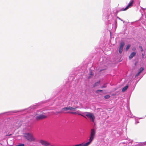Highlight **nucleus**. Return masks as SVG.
I'll list each match as a JSON object with an SVG mask.
<instances>
[{
    "label": "nucleus",
    "instance_id": "7",
    "mask_svg": "<svg viewBox=\"0 0 146 146\" xmlns=\"http://www.w3.org/2000/svg\"><path fill=\"white\" fill-rule=\"evenodd\" d=\"M46 117V116L45 115L43 114H40L37 115L36 117V119L37 120H39L43 119H44Z\"/></svg>",
    "mask_w": 146,
    "mask_h": 146
},
{
    "label": "nucleus",
    "instance_id": "1",
    "mask_svg": "<svg viewBox=\"0 0 146 146\" xmlns=\"http://www.w3.org/2000/svg\"><path fill=\"white\" fill-rule=\"evenodd\" d=\"M96 133V131L93 129H91L90 137L89 139V141L85 144L82 143L81 144L76 145L72 146H88L94 139Z\"/></svg>",
    "mask_w": 146,
    "mask_h": 146
},
{
    "label": "nucleus",
    "instance_id": "20",
    "mask_svg": "<svg viewBox=\"0 0 146 146\" xmlns=\"http://www.w3.org/2000/svg\"><path fill=\"white\" fill-rule=\"evenodd\" d=\"M24 145L23 144H20L17 145V146H24Z\"/></svg>",
    "mask_w": 146,
    "mask_h": 146
},
{
    "label": "nucleus",
    "instance_id": "4",
    "mask_svg": "<svg viewBox=\"0 0 146 146\" xmlns=\"http://www.w3.org/2000/svg\"><path fill=\"white\" fill-rule=\"evenodd\" d=\"M85 115L87 117L92 120L93 122H94V119L95 117L94 116L92 113L90 112H86Z\"/></svg>",
    "mask_w": 146,
    "mask_h": 146
},
{
    "label": "nucleus",
    "instance_id": "24",
    "mask_svg": "<svg viewBox=\"0 0 146 146\" xmlns=\"http://www.w3.org/2000/svg\"><path fill=\"white\" fill-rule=\"evenodd\" d=\"M132 50H133V51H135V50H136V48L135 47H133L132 48Z\"/></svg>",
    "mask_w": 146,
    "mask_h": 146
},
{
    "label": "nucleus",
    "instance_id": "11",
    "mask_svg": "<svg viewBox=\"0 0 146 146\" xmlns=\"http://www.w3.org/2000/svg\"><path fill=\"white\" fill-rule=\"evenodd\" d=\"M136 52H132L129 55V60L131 59L136 54Z\"/></svg>",
    "mask_w": 146,
    "mask_h": 146
},
{
    "label": "nucleus",
    "instance_id": "2",
    "mask_svg": "<svg viewBox=\"0 0 146 146\" xmlns=\"http://www.w3.org/2000/svg\"><path fill=\"white\" fill-rule=\"evenodd\" d=\"M24 138L30 142L36 141V139L31 133H25L24 134Z\"/></svg>",
    "mask_w": 146,
    "mask_h": 146
},
{
    "label": "nucleus",
    "instance_id": "13",
    "mask_svg": "<svg viewBox=\"0 0 146 146\" xmlns=\"http://www.w3.org/2000/svg\"><path fill=\"white\" fill-rule=\"evenodd\" d=\"M128 86H125L122 89V92H125V90H126L128 88Z\"/></svg>",
    "mask_w": 146,
    "mask_h": 146
},
{
    "label": "nucleus",
    "instance_id": "8",
    "mask_svg": "<svg viewBox=\"0 0 146 146\" xmlns=\"http://www.w3.org/2000/svg\"><path fill=\"white\" fill-rule=\"evenodd\" d=\"M134 1L132 0L131 2H129L127 6L124 9L122 10V11H125L128 9L129 8L131 7L133 5Z\"/></svg>",
    "mask_w": 146,
    "mask_h": 146
},
{
    "label": "nucleus",
    "instance_id": "21",
    "mask_svg": "<svg viewBox=\"0 0 146 146\" xmlns=\"http://www.w3.org/2000/svg\"><path fill=\"white\" fill-rule=\"evenodd\" d=\"M139 47L141 48V50L142 52H143V50L142 48V47L141 46H139Z\"/></svg>",
    "mask_w": 146,
    "mask_h": 146
},
{
    "label": "nucleus",
    "instance_id": "16",
    "mask_svg": "<svg viewBox=\"0 0 146 146\" xmlns=\"http://www.w3.org/2000/svg\"><path fill=\"white\" fill-rule=\"evenodd\" d=\"M130 47V44H128L127 46L125 48V50H126V51H127L128 50V49Z\"/></svg>",
    "mask_w": 146,
    "mask_h": 146
},
{
    "label": "nucleus",
    "instance_id": "15",
    "mask_svg": "<svg viewBox=\"0 0 146 146\" xmlns=\"http://www.w3.org/2000/svg\"><path fill=\"white\" fill-rule=\"evenodd\" d=\"M144 70V68H143L141 67L140 68L139 70V72L140 73H141L142 72H143Z\"/></svg>",
    "mask_w": 146,
    "mask_h": 146
},
{
    "label": "nucleus",
    "instance_id": "18",
    "mask_svg": "<svg viewBox=\"0 0 146 146\" xmlns=\"http://www.w3.org/2000/svg\"><path fill=\"white\" fill-rule=\"evenodd\" d=\"M107 85L106 84H104L101 87L102 88H106L107 87Z\"/></svg>",
    "mask_w": 146,
    "mask_h": 146
},
{
    "label": "nucleus",
    "instance_id": "14",
    "mask_svg": "<svg viewBox=\"0 0 146 146\" xmlns=\"http://www.w3.org/2000/svg\"><path fill=\"white\" fill-rule=\"evenodd\" d=\"M70 113H71V114H76V113H77L78 114V115H81L82 116H83V117H84L85 118H86V117L84 115H82V114H80L79 113H78L76 112H70Z\"/></svg>",
    "mask_w": 146,
    "mask_h": 146
},
{
    "label": "nucleus",
    "instance_id": "27",
    "mask_svg": "<svg viewBox=\"0 0 146 146\" xmlns=\"http://www.w3.org/2000/svg\"><path fill=\"white\" fill-rule=\"evenodd\" d=\"M142 56H144V55H143V54H142Z\"/></svg>",
    "mask_w": 146,
    "mask_h": 146
},
{
    "label": "nucleus",
    "instance_id": "6",
    "mask_svg": "<svg viewBox=\"0 0 146 146\" xmlns=\"http://www.w3.org/2000/svg\"><path fill=\"white\" fill-rule=\"evenodd\" d=\"M78 107H76L74 108H73L72 107L69 106L68 107H66L62 109V110H63L64 111H66L68 110H70L71 111H75L78 108Z\"/></svg>",
    "mask_w": 146,
    "mask_h": 146
},
{
    "label": "nucleus",
    "instance_id": "17",
    "mask_svg": "<svg viewBox=\"0 0 146 146\" xmlns=\"http://www.w3.org/2000/svg\"><path fill=\"white\" fill-rule=\"evenodd\" d=\"M110 97V96L109 95H106L104 96V98L105 99H109Z\"/></svg>",
    "mask_w": 146,
    "mask_h": 146
},
{
    "label": "nucleus",
    "instance_id": "12",
    "mask_svg": "<svg viewBox=\"0 0 146 146\" xmlns=\"http://www.w3.org/2000/svg\"><path fill=\"white\" fill-rule=\"evenodd\" d=\"M100 81H99L98 82H96L93 85V87H96L98 86H99V84L100 83Z\"/></svg>",
    "mask_w": 146,
    "mask_h": 146
},
{
    "label": "nucleus",
    "instance_id": "26",
    "mask_svg": "<svg viewBox=\"0 0 146 146\" xmlns=\"http://www.w3.org/2000/svg\"><path fill=\"white\" fill-rule=\"evenodd\" d=\"M117 18L119 20H121V21H122V20H121L120 18L119 17H117Z\"/></svg>",
    "mask_w": 146,
    "mask_h": 146
},
{
    "label": "nucleus",
    "instance_id": "3",
    "mask_svg": "<svg viewBox=\"0 0 146 146\" xmlns=\"http://www.w3.org/2000/svg\"><path fill=\"white\" fill-rule=\"evenodd\" d=\"M20 125L18 122L14 123L13 124L10 125L8 126V129L10 131H11L13 129H16L18 128Z\"/></svg>",
    "mask_w": 146,
    "mask_h": 146
},
{
    "label": "nucleus",
    "instance_id": "9",
    "mask_svg": "<svg viewBox=\"0 0 146 146\" xmlns=\"http://www.w3.org/2000/svg\"><path fill=\"white\" fill-rule=\"evenodd\" d=\"M40 143L43 145L44 146H47L50 145V143L46 141L41 140L40 141Z\"/></svg>",
    "mask_w": 146,
    "mask_h": 146
},
{
    "label": "nucleus",
    "instance_id": "23",
    "mask_svg": "<svg viewBox=\"0 0 146 146\" xmlns=\"http://www.w3.org/2000/svg\"><path fill=\"white\" fill-rule=\"evenodd\" d=\"M62 113V112L61 111H56V113H57V114H58V113Z\"/></svg>",
    "mask_w": 146,
    "mask_h": 146
},
{
    "label": "nucleus",
    "instance_id": "22",
    "mask_svg": "<svg viewBox=\"0 0 146 146\" xmlns=\"http://www.w3.org/2000/svg\"><path fill=\"white\" fill-rule=\"evenodd\" d=\"M140 73H140L139 72H138L137 73V74L136 75V76H139Z\"/></svg>",
    "mask_w": 146,
    "mask_h": 146
},
{
    "label": "nucleus",
    "instance_id": "25",
    "mask_svg": "<svg viewBox=\"0 0 146 146\" xmlns=\"http://www.w3.org/2000/svg\"><path fill=\"white\" fill-rule=\"evenodd\" d=\"M90 75H93V74H92V70H91L90 72Z\"/></svg>",
    "mask_w": 146,
    "mask_h": 146
},
{
    "label": "nucleus",
    "instance_id": "5",
    "mask_svg": "<svg viewBox=\"0 0 146 146\" xmlns=\"http://www.w3.org/2000/svg\"><path fill=\"white\" fill-rule=\"evenodd\" d=\"M85 115L87 117L92 120L93 122H94V119L95 117L94 116L92 113L90 112H86Z\"/></svg>",
    "mask_w": 146,
    "mask_h": 146
},
{
    "label": "nucleus",
    "instance_id": "10",
    "mask_svg": "<svg viewBox=\"0 0 146 146\" xmlns=\"http://www.w3.org/2000/svg\"><path fill=\"white\" fill-rule=\"evenodd\" d=\"M125 45V43L124 42H122L120 43V46L119 48V52L121 53L123 51V48Z\"/></svg>",
    "mask_w": 146,
    "mask_h": 146
},
{
    "label": "nucleus",
    "instance_id": "19",
    "mask_svg": "<svg viewBox=\"0 0 146 146\" xmlns=\"http://www.w3.org/2000/svg\"><path fill=\"white\" fill-rule=\"evenodd\" d=\"M102 91L103 90H98L95 91V92L96 93L101 92H102Z\"/></svg>",
    "mask_w": 146,
    "mask_h": 146
}]
</instances>
